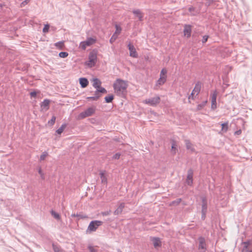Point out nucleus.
Wrapping results in <instances>:
<instances>
[{
	"instance_id": "40",
	"label": "nucleus",
	"mask_w": 252,
	"mask_h": 252,
	"mask_svg": "<svg viewBox=\"0 0 252 252\" xmlns=\"http://www.w3.org/2000/svg\"><path fill=\"white\" fill-rule=\"evenodd\" d=\"M88 249L90 252H97V251L93 246H89L88 247Z\"/></svg>"
},
{
	"instance_id": "47",
	"label": "nucleus",
	"mask_w": 252,
	"mask_h": 252,
	"mask_svg": "<svg viewBox=\"0 0 252 252\" xmlns=\"http://www.w3.org/2000/svg\"><path fill=\"white\" fill-rule=\"evenodd\" d=\"M94 95H98L99 98L101 96L99 92H97V89L94 92Z\"/></svg>"
},
{
	"instance_id": "34",
	"label": "nucleus",
	"mask_w": 252,
	"mask_h": 252,
	"mask_svg": "<svg viewBox=\"0 0 252 252\" xmlns=\"http://www.w3.org/2000/svg\"><path fill=\"white\" fill-rule=\"evenodd\" d=\"M56 121V117L53 116L51 119L48 121V124L51 126L53 125Z\"/></svg>"
},
{
	"instance_id": "3",
	"label": "nucleus",
	"mask_w": 252,
	"mask_h": 252,
	"mask_svg": "<svg viewBox=\"0 0 252 252\" xmlns=\"http://www.w3.org/2000/svg\"><path fill=\"white\" fill-rule=\"evenodd\" d=\"M96 42V39L94 38L89 37L86 40L82 41L79 44V48L84 50L87 47L90 46Z\"/></svg>"
},
{
	"instance_id": "16",
	"label": "nucleus",
	"mask_w": 252,
	"mask_h": 252,
	"mask_svg": "<svg viewBox=\"0 0 252 252\" xmlns=\"http://www.w3.org/2000/svg\"><path fill=\"white\" fill-rule=\"evenodd\" d=\"M79 83L81 87L83 88L86 87L89 84L88 80L85 78H80L79 79Z\"/></svg>"
},
{
	"instance_id": "43",
	"label": "nucleus",
	"mask_w": 252,
	"mask_h": 252,
	"mask_svg": "<svg viewBox=\"0 0 252 252\" xmlns=\"http://www.w3.org/2000/svg\"><path fill=\"white\" fill-rule=\"evenodd\" d=\"M38 173L40 174L41 179H44L45 177H44V174L42 172V171L41 170V169L40 168H39V169H38Z\"/></svg>"
},
{
	"instance_id": "52",
	"label": "nucleus",
	"mask_w": 252,
	"mask_h": 252,
	"mask_svg": "<svg viewBox=\"0 0 252 252\" xmlns=\"http://www.w3.org/2000/svg\"><path fill=\"white\" fill-rule=\"evenodd\" d=\"M191 9H192V8H189V9L190 11H191Z\"/></svg>"
},
{
	"instance_id": "14",
	"label": "nucleus",
	"mask_w": 252,
	"mask_h": 252,
	"mask_svg": "<svg viewBox=\"0 0 252 252\" xmlns=\"http://www.w3.org/2000/svg\"><path fill=\"white\" fill-rule=\"evenodd\" d=\"M93 86L96 89H99L101 86V82L98 78H94L92 80Z\"/></svg>"
},
{
	"instance_id": "4",
	"label": "nucleus",
	"mask_w": 252,
	"mask_h": 252,
	"mask_svg": "<svg viewBox=\"0 0 252 252\" xmlns=\"http://www.w3.org/2000/svg\"><path fill=\"white\" fill-rule=\"evenodd\" d=\"M97 60L96 54L92 52L89 54L88 61L86 62V64L89 67H92L95 65Z\"/></svg>"
},
{
	"instance_id": "38",
	"label": "nucleus",
	"mask_w": 252,
	"mask_h": 252,
	"mask_svg": "<svg viewBox=\"0 0 252 252\" xmlns=\"http://www.w3.org/2000/svg\"><path fill=\"white\" fill-rule=\"evenodd\" d=\"M181 201V199L180 198H178L177 199H176V200L175 201H173L171 202V205H178L179 204Z\"/></svg>"
},
{
	"instance_id": "32",
	"label": "nucleus",
	"mask_w": 252,
	"mask_h": 252,
	"mask_svg": "<svg viewBox=\"0 0 252 252\" xmlns=\"http://www.w3.org/2000/svg\"><path fill=\"white\" fill-rule=\"evenodd\" d=\"M97 92H99L100 93H103V94H106L107 93L106 90L101 87V86L99 88V89H97Z\"/></svg>"
},
{
	"instance_id": "44",
	"label": "nucleus",
	"mask_w": 252,
	"mask_h": 252,
	"mask_svg": "<svg viewBox=\"0 0 252 252\" xmlns=\"http://www.w3.org/2000/svg\"><path fill=\"white\" fill-rule=\"evenodd\" d=\"M30 0H25L24 1H23L21 3V7H24L25 6L26 4H27L29 1H30Z\"/></svg>"
},
{
	"instance_id": "10",
	"label": "nucleus",
	"mask_w": 252,
	"mask_h": 252,
	"mask_svg": "<svg viewBox=\"0 0 252 252\" xmlns=\"http://www.w3.org/2000/svg\"><path fill=\"white\" fill-rule=\"evenodd\" d=\"M193 171L192 169H189L188 171V175L186 180V183L188 185L191 186L193 182Z\"/></svg>"
},
{
	"instance_id": "51",
	"label": "nucleus",
	"mask_w": 252,
	"mask_h": 252,
	"mask_svg": "<svg viewBox=\"0 0 252 252\" xmlns=\"http://www.w3.org/2000/svg\"><path fill=\"white\" fill-rule=\"evenodd\" d=\"M205 215H203V214H202V218H203V219H205Z\"/></svg>"
},
{
	"instance_id": "45",
	"label": "nucleus",
	"mask_w": 252,
	"mask_h": 252,
	"mask_svg": "<svg viewBox=\"0 0 252 252\" xmlns=\"http://www.w3.org/2000/svg\"><path fill=\"white\" fill-rule=\"evenodd\" d=\"M208 37L209 36L208 35H204L203 36L202 40V42L203 43H205L207 41Z\"/></svg>"
},
{
	"instance_id": "1",
	"label": "nucleus",
	"mask_w": 252,
	"mask_h": 252,
	"mask_svg": "<svg viewBox=\"0 0 252 252\" xmlns=\"http://www.w3.org/2000/svg\"><path fill=\"white\" fill-rule=\"evenodd\" d=\"M127 86V81L121 79H117L113 84L114 92L120 96H123L126 94Z\"/></svg>"
},
{
	"instance_id": "35",
	"label": "nucleus",
	"mask_w": 252,
	"mask_h": 252,
	"mask_svg": "<svg viewBox=\"0 0 252 252\" xmlns=\"http://www.w3.org/2000/svg\"><path fill=\"white\" fill-rule=\"evenodd\" d=\"M53 248L55 252H62L60 248L55 246L54 244H53Z\"/></svg>"
},
{
	"instance_id": "22",
	"label": "nucleus",
	"mask_w": 252,
	"mask_h": 252,
	"mask_svg": "<svg viewBox=\"0 0 252 252\" xmlns=\"http://www.w3.org/2000/svg\"><path fill=\"white\" fill-rule=\"evenodd\" d=\"M166 80V78L163 77H160L157 82L156 85H162L165 82Z\"/></svg>"
},
{
	"instance_id": "24",
	"label": "nucleus",
	"mask_w": 252,
	"mask_h": 252,
	"mask_svg": "<svg viewBox=\"0 0 252 252\" xmlns=\"http://www.w3.org/2000/svg\"><path fill=\"white\" fill-rule=\"evenodd\" d=\"M55 46L59 49H62L64 46L63 41H59L55 43Z\"/></svg>"
},
{
	"instance_id": "6",
	"label": "nucleus",
	"mask_w": 252,
	"mask_h": 252,
	"mask_svg": "<svg viewBox=\"0 0 252 252\" xmlns=\"http://www.w3.org/2000/svg\"><path fill=\"white\" fill-rule=\"evenodd\" d=\"M160 97L158 96L146 99L144 100V103L149 104L151 106H155L160 102Z\"/></svg>"
},
{
	"instance_id": "39",
	"label": "nucleus",
	"mask_w": 252,
	"mask_h": 252,
	"mask_svg": "<svg viewBox=\"0 0 252 252\" xmlns=\"http://www.w3.org/2000/svg\"><path fill=\"white\" fill-rule=\"evenodd\" d=\"M172 152H173L174 154L176 153V145L175 142H173L172 144Z\"/></svg>"
},
{
	"instance_id": "20",
	"label": "nucleus",
	"mask_w": 252,
	"mask_h": 252,
	"mask_svg": "<svg viewBox=\"0 0 252 252\" xmlns=\"http://www.w3.org/2000/svg\"><path fill=\"white\" fill-rule=\"evenodd\" d=\"M152 242L153 245L155 248L159 247L161 246V241L158 238H153L152 239Z\"/></svg>"
},
{
	"instance_id": "9",
	"label": "nucleus",
	"mask_w": 252,
	"mask_h": 252,
	"mask_svg": "<svg viewBox=\"0 0 252 252\" xmlns=\"http://www.w3.org/2000/svg\"><path fill=\"white\" fill-rule=\"evenodd\" d=\"M217 92L216 91H214L211 94V109L213 110L217 108Z\"/></svg>"
},
{
	"instance_id": "53",
	"label": "nucleus",
	"mask_w": 252,
	"mask_h": 252,
	"mask_svg": "<svg viewBox=\"0 0 252 252\" xmlns=\"http://www.w3.org/2000/svg\"><path fill=\"white\" fill-rule=\"evenodd\" d=\"M248 252H252V251H250Z\"/></svg>"
},
{
	"instance_id": "28",
	"label": "nucleus",
	"mask_w": 252,
	"mask_h": 252,
	"mask_svg": "<svg viewBox=\"0 0 252 252\" xmlns=\"http://www.w3.org/2000/svg\"><path fill=\"white\" fill-rule=\"evenodd\" d=\"M51 214L55 219H56L57 220H60V215L58 213L55 212V211H51Z\"/></svg>"
},
{
	"instance_id": "26",
	"label": "nucleus",
	"mask_w": 252,
	"mask_h": 252,
	"mask_svg": "<svg viewBox=\"0 0 252 252\" xmlns=\"http://www.w3.org/2000/svg\"><path fill=\"white\" fill-rule=\"evenodd\" d=\"M104 99H105V101L106 103H110L114 99V96L113 95H109L105 96Z\"/></svg>"
},
{
	"instance_id": "23",
	"label": "nucleus",
	"mask_w": 252,
	"mask_h": 252,
	"mask_svg": "<svg viewBox=\"0 0 252 252\" xmlns=\"http://www.w3.org/2000/svg\"><path fill=\"white\" fill-rule=\"evenodd\" d=\"M100 178L101 180V182L103 184H106L107 183V178L105 175L104 172H101L100 173Z\"/></svg>"
},
{
	"instance_id": "11",
	"label": "nucleus",
	"mask_w": 252,
	"mask_h": 252,
	"mask_svg": "<svg viewBox=\"0 0 252 252\" xmlns=\"http://www.w3.org/2000/svg\"><path fill=\"white\" fill-rule=\"evenodd\" d=\"M128 48L129 50V55L133 58H137L138 55L134 46L130 43L128 44Z\"/></svg>"
},
{
	"instance_id": "49",
	"label": "nucleus",
	"mask_w": 252,
	"mask_h": 252,
	"mask_svg": "<svg viewBox=\"0 0 252 252\" xmlns=\"http://www.w3.org/2000/svg\"><path fill=\"white\" fill-rule=\"evenodd\" d=\"M213 0H207V3L209 5L210 4Z\"/></svg>"
},
{
	"instance_id": "37",
	"label": "nucleus",
	"mask_w": 252,
	"mask_h": 252,
	"mask_svg": "<svg viewBox=\"0 0 252 252\" xmlns=\"http://www.w3.org/2000/svg\"><path fill=\"white\" fill-rule=\"evenodd\" d=\"M118 37L117 35L113 34L111 38L110 39V42L112 43Z\"/></svg>"
},
{
	"instance_id": "27",
	"label": "nucleus",
	"mask_w": 252,
	"mask_h": 252,
	"mask_svg": "<svg viewBox=\"0 0 252 252\" xmlns=\"http://www.w3.org/2000/svg\"><path fill=\"white\" fill-rule=\"evenodd\" d=\"M115 28H116V31L115 32V33L114 34H115L116 35H118L121 32V31H122V29L118 25H115Z\"/></svg>"
},
{
	"instance_id": "36",
	"label": "nucleus",
	"mask_w": 252,
	"mask_h": 252,
	"mask_svg": "<svg viewBox=\"0 0 252 252\" xmlns=\"http://www.w3.org/2000/svg\"><path fill=\"white\" fill-rule=\"evenodd\" d=\"M99 98L98 95H94V96H89L87 98V99L92 100H97Z\"/></svg>"
},
{
	"instance_id": "18",
	"label": "nucleus",
	"mask_w": 252,
	"mask_h": 252,
	"mask_svg": "<svg viewBox=\"0 0 252 252\" xmlns=\"http://www.w3.org/2000/svg\"><path fill=\"white\" fill-rule=\"evenodd\" d=\"M50 100L49 99H44L41 103V107L42 109H45L47 110L48 109V106L50 103Z\"/></svg>"
},
{
	"instance_id": "25",
	"label": "nucleus",
	"mask_w": 252,
	"mask_h": 252,
	"mask_svg": "<svg viewBox=\"0 0 252 252\" xmlns=\"http://www.w3.org/2000/svg\"><path fill=\"white\" fill-rule=\"evenodd\" d=\"M66 126L65 124H63L62 126L56 130V132L59 134H61L65 128Z\"/></svg>"
},
{
	"instance_id": "19",
	"label": "nucleus",
	"mask_w": 252,
	"mask_h": 252,
	"mask_svg": "<svg viewBox=\"0 0 252 252\" xmlns=\"http://www.w3.org/2000/svg\"><path fill=\"white\" fill-rule=\"evenodd\" d=\"M133 13L138 18L140 21L143 20V15L139 9L134 10Z\"/></svg>"
},
{
	"instance_id": "30",
	"label": "nucleus",
	"mask_w": 252,
	"mask_h": 252,
	"mask_svg": "<svg viewBox=\"0 0 252 252\" xmlns=\"http://www.w3.org/2000/svg\"><path fill=\"white\" fill-rule=\"evenodd\" d=\"M68 55V53L66 52H62L59 53V57L61 58H64L67 57Z\"/></svg>"
},
{
	"instance_id": "46",
	"label": "nucleus",
	"mask_w": 252,
	"mask_h": 252,
	"mask_svg": "<svg viewBox=\"0 0 252 252\" xmlns=\"http://www.w3.org/2000/svg\"><path fill=\"white\" fill-rule=\"evenodd\" d=\"M31 97H35L36 95V93L35 92H32L30 93Z\"/></svg>"
},
{
	"instance_id": "17",
	"label": "nucleus",
	"mask_w": 252,
	"mask_h": 252,
	"mask_svg": "<svg viewBox=\"0 0 252 252\" xmlns=\"http://www.w3.org/2000/svg\"><path fill=\"white\" fill-rule=\"evenodd\" d=\"M185 144H186V148L188 150L190 151L191 152H194V149L193 148V146L189 140H186Z\"/></svg>"
},
{
	"instance_id": "33",
	"label": "nucleus",
	"mask_w": 252,
	"mask_h": 252,
	"mask_svg": "<svg viewBox=\"0 0 252 252\" xmlns=\"http://www.w3.org/2000/svg\"><path fill=\"white\" fill-rule=\"evenodd\" d=\"M48 153L46 152H44L42 153V154L40 157V160H43L47 156Z\"/></svg>"
},
{
	"instance_id": "31",
	"label": "nucleus",
	"mask_w": 252,
	"mask_h": 252,
	"mask_svg": "<svg viewBox=\"0 0 252 252\" xmlns=\"http://www.w3.org/2000/svg\"><path fill=\"white\" fill-rule=\"evenodd\" d=\"M50 26L49 24H46L44 25V27L42 30V31L44 33H47L49 32Z\"/></svg>"
},
{
	"instance_id": "42",
	"label": "nucleus",
	"mask_w": 252,
	"mask_h": 252,
	"mask_svg": "<svg viewBox=\"0 0 252 252\" xmlns=\"http://www.w3.org/2000/svg\"><path fill=\"white\" fill-rule=\"evenodd\" d=\"M111 210H107L106 211L102 212L101 214L103 216H109L111 214Z\"/></svg>"
},
{
	"instance_id": "21",
	"label": "nucleus",
	"mask_w": 252,
	"mask_h": 252,
	"mask_svg": "<svg viewBox=\"0 0 252 252\" xmlns=\"http://www.w3.org/2000/svg\"><path fill=\"white\" fill-rule=\"evenodd\" d=\"M221 126H222L221 131L222 133L226 132L227 131L228 128V122H227L226 123L221 124Z\"/></svg>"
},
{
	"instance_id": "41",
	"label": "nucleus",
	"mask_w": 252,
	"mask_h": 252,
	"mask_svg": "<svg viewBox=\"0 0 252 252\" xmlns=\"http://www.w3.org/2000/svg\"><path fill=\"white\" fill-rule=\"evenodd\" d=\"M120 156H121V154L120 153H116V154H115L113 156L112 158L114 159H118L120 158Z\"/></svg>"
},
{
	"instance_id": "29",
	"label": "nucleus",
	"mask_w": 252,
	"mask_h": 252,
	"mask_svg": "<svg viewBox=\"0 0 252 252\" xmlns=\"http://www.w3.org/2000/svg\"><path fill=\"white\" fill-rule=\"evenodd\" d=\"M167 73V71L165 69H162L161 71H160V77H163L165 78H166V74Z\"/></svg>"
},
{
	"instance_id": "8",
	"label": "nucleus",
	"mask_w": 252,
	"mask_h": 252,
	"mask_svg": "<svg viewBox=\"0 0 252 252\" xmlns=\"http://www.w3.org/2000/svg\"><path fill=\"white\" fill-rule=\"evenodd\" d=\"M201 85L200 82H197L194 88V89L193 90L192 93H191L190 95L189 96L188 99H190L191 98L192 99L193 98V95L194 94H196V95H197L201 90Z\"/></svg>"
},
{
	"instance_id": "50",
	"label": "nucleus",
	"mask_w": 252,
	"mask_h": 252,
	"mask_svg": "<svg viewBox=\"0 0 252 252\" xmlns=\"http://www.w3.org/2000/svg\"><path fill=\"white\" fill-rule=\"evenodd\" d=\"M79 217H80L81 218H86L87 217L86 216H83V215H79Z\"/></svg>"
},
{
	"instance_id": "7",
	"label": "nucleus",
	"mask_w": 252,
	"mask_h": 252,
	"mask_svg": "<svg viewBox=\"0 0 252 252\" xmlns=\"http://www.w3.org/2000/svg\"><path fill=\"white\" fill-rule=\"evenodd\" d=\"M198 249L200 251V252H205L206 250V244L205 239L202 237H200L198 238Z\"/></svg>"
},
{
	"instance_id": "15",
	"label": "nucleus",
	"mask_w": 252,
	"mask_h": 252,
	"mask_svg": "<svg viewBox=\"0 0 252 252\" xmlns=\"http://www.w3.org/2000/svg\"><path fill=\"white\" fill-rule=\"evenodd\" d=\"M125 207V203H121L118 207V208L114 211V214L115 215H118L120 214Z\"/></svg>"
},
{
	"instance_id": "5",
	"label": "nucleus",
	"mask_w": 252,
	"mask_h": 252,
	"mask_svg": "<svg viewBox=\"0 0 252 252\" xmlns=\"http://www.w3.org/2000/svg\"><path fill=\"white\" fill-rule=\"evenodd\" d=\"M95 110V108L94 107H89L87 109L84 111L81 112L79 115V117L80 119H84L86 117L91 116L93 115V114L94 113Z\"/></svg>"
},
{
	"instance_id": "13",
	"label": "nucleus",
	"mask_w": 252,
	"mask_h": 252,
	"mask_svg": "<svg viewBox=\"0 0 252 252\" xmlns=\"http://www.w3.org/2000/svg\"><path fill=\"white\" fill-rule=\"evenodd\" d=\"M191 27L189 25H186L184 30V33L185 36L189 37L190 36L191 34Z\"/></svg>"
},
{
	"instance_id": "12",
	"label": "nucleus",
	"mask_w": 252,
	"mask_h": 252,
	"mask_svg": "<svg viewBox=\"0 0 252 252\" xmlns=\"http://www.w3.org/2000/svg\"><path fill=\"white\" fill-rule=\"evenodd\" d=\"M202 214L205 215L206 214L207 209V201L205 197L202 198Z\"/></svg>"
},
{
	"instance_id": "2",
	"label": "nucleus",
	"mask_w": 252,
	"mask_h": 252,
	"mask_svg": "<svg viewBox=\"0 0 252 252\" xmlns=\"http://www.w3.org/2000/svg\"><path fill=\"white\" fill-rule=\"evenodd\" d=\"M103 224V222L100 220H93L91 221L87 228V232L91 233L95 231L98 227Z\"/></svg>"
},
{
	"instance_id": "48",
	"label": "nucleus",
	"mask_w": 252,
	"mask_h": 252,
	"mask_svg": "<svg viewBox=\"0 0 252 252\" xmlns=\"http://www.w3.org/2000/svg\"><path fill=\"white\" fill-rule=\"evenodd\" d=\"M242 132V131L241 129H239L236 131L235 132L234 134L235 135H240Z\"/></svg>"
}]
</instances>
